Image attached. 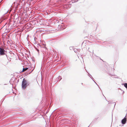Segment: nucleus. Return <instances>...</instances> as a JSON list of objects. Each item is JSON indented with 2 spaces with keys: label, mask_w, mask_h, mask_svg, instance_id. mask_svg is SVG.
<instances>
[{
  "label": "nucleus",
  "mask_w": 127,
  "mask_h": 127,
  "mask_svg": "<svg viewBox=\"0 0 127 127\" xmlns=\"http://www.w3.org/2000/svg\"><path fill=\"white\" fill-rule=\"evenodd\" d=\"M27 81L25 80V79H24L22 84V87L23 89H25L26 88L27 86Z\"/></svg>",
  "instance_id": "nucleus-1"
},
{
  "label": "nucleus",
  "mask_w": 127,
  "mask_h": 127,
  "mask_svg": "<svg viewBox=\"0 0 127 127\" xmlns=\"http://www.w3.org/2000/svg\"><path fill=\"white\" fill-rule=\"evenodd\" d=\"M5 50L2 48H0V55H5Z\"/></svg>",
  "instance_id": "nucleus-2"
},
{
  "label": "nucleus",
  "mask_w": 127,
  "mask_h": 127,
  "mask_svg": "<svg viewBox=\"0 0 127 127\" xmlns=\"http://www.w3.org/2000/svg\"><path fill=\"white\" fill-rule=\"evenodd\" d=\"M127 121V117L126 115L125 117L121 121L122 123L123 124H125Z\"/></svg>",
  "instance_id": "nucleus-3"
},
{
  "label": "nucleus",
  "mask_w": 127,
  "mask_h": 127,
  "mask_svg": "<svg viewBox=\"0 0 127 127\" xmlns=\"http://www.w3.org/2000/svg\"><path fill=\"white\" fill-rule=\"evenodd\" d=\"M28 69V68H23L22 71V72H24V71L27 70Z\"/></svg>",
  "instance_id": "nucleus-4"
},
{
  "label": "nucleus",
  "mask_w": 127,
  "mask_h": 127,
  "mask_svg": "<svg viewBox=\"0 0 127 127\" xmlns=\"http://www.w3.org/2000/svg\"><path fill=\"white\" fill-rule=\"evenodd\" d=\"M124 86L127 89V83H125L124 84Z\"/></svg>",
  "instance_id": "nucleus-5"
},
{
  "label": "nucleus",
  "mask_w": 127,
  "mask_h": 127,
  "mask_svg": "<svg viewBox=\"0 0 127 127\" xmlns=\"http://www.w3.org/2000/svg\"><path fill=\"white\" fill-rule=\"evenodd\" d=\"M98 58V57H97V56H96V59H97V58Z\"/></svg>",
  "instance_id": "nucleus-6"
},
{
  "label": "nucleus",
  "mask_w": 127,
  "mask_h": 127,
  "mask_svg": "<svg viewBox=\"0 0 127 127\" xmlns=\"http://www.w3.org/2000/svg\"><path fill=\"white\" fill-rule=\"evenodd\" d=\"M95 84H96V85L98 86V85L96 83H95Z\"/></svg>",
  "instance_id": "nucleus-7"
},
{
  "label": "nucleus",
  "mask_w": 127,
  "mask_h": 127,
  "mask_svg": "<svg viewBox=\"0 0 127 127\" xmlns=\"http://www.w3.org/2000/svg\"><path fill=\"white\" fill-rule=\"evenodd\" d=\"M100 60H102V61H103V60H102L100 58Z\"/></svg>",
  "instance_id": "nucleus-8"
},
{
  "label": "nucleus",
  "mask_w": 127,
  "mask_h": 127,
  "mask_svg": "<svg viewBox=\"0 0 127 127\" xmlns=\"http://www.w3.org/2000/svg\"><path fill=\"white\" fill-rule=\"evenodd\" d=\"M115 104H116V103H115V105H114V106H115Z\"/></svg>",
  "instance_id": "nucleus-9"
},
{
  "label": "nucleus",
  "mask_w": 127,
  "mask_h": 127,
  "mask_svg": "<svg viewBox=\"0 0 127 127\" xmlns=\"http://www.w3.org/2000/svg\"><path fill=\"white\" fill-rule=\"evenodd\" d=\"M105 99H106V100H107L106 99V98H105Z\"/></svg>",
  "instance_id": "nucleus-10"
}]
</instances>
